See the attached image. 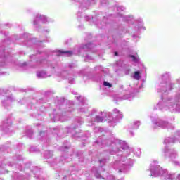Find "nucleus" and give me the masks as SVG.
Instances as JSON below:
<instances>
[{
  "instance_id": "obj_3",
  "label": "nucleus",
  "mask_w": 180,
  "mask_h": 180,
  "mask_svg": "<svg viewBox=\"0 0 180 180\" xmlns=\"http://www.w3.org/2000/svg\"><path fill=\"white\" fill-rule=\"evenodd\" d=\"M134 79H136L137 81H139V79H140V72L139 71L135 72L134 75Z\"/></svg>"
},
{
  "instance_id": "obj_2",
  "label": "nucleus",
  "mask_w": 180,
  "mask_h": 180,
  "mask_svg": "<svg viewBox=\"0 0 180 180\" xmlns=\"http://www.w3.org/2000/svg\"><path fill=\"white\" fill-rule=\"evenodd\" d=\"M37 77H38V78H47V75L45 72H38L37 73Z\"/></svg>"
},
{
  "instance_id": "obj_1",
  "label": "nucleus",
  "mask_w": 180,
  "mask_h": 180,
  "mask_svg": "<svg viewBox=\"0 0 180 180\" xmlns=\"http://www.w3.org/2000/svg\"><path fill=\"white\" fill-rule=\"evenodd\" d=\"M150 172L152 176H159V175H162V169H155L154 167L150 168Z\"/></svg>"
},
{
  "instance_id": "obj_4",
  "label": "nucleus",
  "mask_w": 180,
  "mask_h": 180,
  "mask_svg": "<svg viewBox=\"0 0 180 180\" xmlns=\"http://www.w3.org/2000/svg\"><path fill=\"white\" fill-rule=\"evenodd\" d=\"M103 85L105 86H108V88H112V84L108 82H104Z\"/></svg>"
},
{
  "instance_id": "obj_7",
  "label": "nucleus",
  "mask_w": 180,
  "mask_h": 180,
  "mask_svg": "<svg viewBox=\"0 0 180 180\" xmlns=\"http://www.w3.org/2000/svg\"><path fill=\"white\" fill-rule=\"evenodd\" d=\"M63 53H64L65 54H68L69 56H71V54H72V52H71L70 51H65V52H63Z\"/></svg>"
},
{
  "instance_id": "obj_10",
  "label": "nucleus",
  "mask_w": 180,
  "mask_h": 180,
  "mask_svg": "<svg viewBox=\"0 0 180 180\" xmlns=\"http://www.w3.org/2000/svg\"><path fill=\"white\" fill-rule=\"evenodd\" d=\"M116 110V112H119V110Z\"/></svg>"
},
{
  "instance_id": "obj_8",
  "label": "nucleus",
  "mask_w": 180,
  "mask_h": 180,
  "mask_svg": "<svg viewBox=\"0 0 180 180\" xmlns=\"http://www.w3.org/2000/svg\"><path fill=\"white\" fill-rule=\"evenodd\" d=\"M40 19H41L42 20L46 21V18L44 15H40Z\"/></svg>"
},
{
  "instance_id": "obj_5",
  "label": "nucleus",
  "mask_w": 180,
  "mask_h": 180,
  "mask_svg": "<svg viewBox=\"0 0 180 180\" xmlns=\"http://www.w3.org/2000/svg\"><path fill=\"white\" fill-rule=\"evenodd\" d=\"M131 58H132V60H134L135 63H137V61H139V58L135 57L134 56H131Z\"/></svg>"
},
{
  "instance_id": "obj_9",
  "label": "nucleus",
  "mask_w": 180,
  "mask_h": 180,
  "mask_svg": "<svg viewBox=\"0 0 180 180\" xmlns=\"http://www.w3.org/2000/svg\"><path fill=\"white\" fill-rule=\"evenodd\" d=\"M115 56H117V52H115Z\"/></svg>"
},
{
  "instance_id": "obj_6",
  "label": "nucleus",
  "mask_w": 180,
  "mask_h": 180,
  "mask_svg": "<svg viewBox=\"0 0 180 180\" xmlns=\"http://www.w3.org/2000/svg\"><path fill=\"white\" fill-rule=\"evenodd\" d=\"M96 119L97 122H103V120H102V118L98 116H97L96 117Z\"/></svg>"
},
{
  "instance_id": "obj_11",
  "label": "nucleus",
  "mask_w": 180,
  "mask_h": 180,
  "mask_svg": "<svg viewBox=\"0 0 180 180\" xmlns=\"http://www.w3.org/2000/svg\"><path fill=\"white\" fill-rule=\"evenodd\" d=\"M97 176V178H99V176Z\"/></svg>"
}]
</instances>
